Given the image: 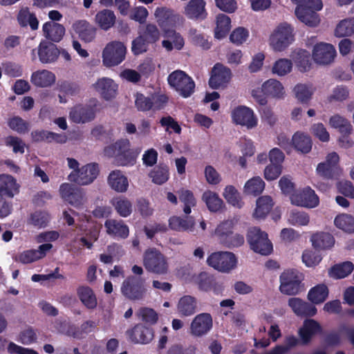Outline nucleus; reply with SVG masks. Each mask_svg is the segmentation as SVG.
Listing matches in <instances>:
<instances>
[{
    "label": "nucleus",
    "instance_id": "a19ab883",
    "mask_svg": "<svg viewBox=\"0 0 354 354\" xmlns=\"http://www.w3.org/2000/svg\"><path fill=\"white\" fill-rule=\"evenodd\" d=\"M77 296L82 304L88 309H94L97 306L96 295L88 286H82L77 290Z\"/></svg>",
    "mask_w": 354,
    "mask_h": 354
},
{
    "label": "nucleus",
    "instance_id": "052dcab7",
    "mask_svg": "<svg viewBox=\"0 0 354 354\" xmlns=\"http://www.w3.org/2000/svg\"><path fill=\"white\" fill-rule=\"evenodd\" d=\"M55 327L60 333L67 335L75 338L81 337V331L75 326L70 324L66 320L57 319L55 323Z\"/></svg>",
    "mask_w": 354,
    "mask_h": 354
},
{
    "label": "nucleus",
    "instance_id": "e2e57ef3",
    "mask_svg": "<svg viewBox=\"0 0 354 354\" xmlns=\"http://www.w3.org/2000/svg\"><path fill=\"white\" fill-rule=\"evenodd\" d=\"M49 220L50 216L47 212L37 211L29 215L27 224L37 228H41L47 225Z\"/></svg>",
    "mask_w": 354,
    "mask_h": 354
},
{
    "label": "nucleus",
    "instance_id": "6ab92c4d",
    "mask_svg": "<svg viewBox=\"0 0 354 354\" xmlns=\"http://www.w3.org/2000/svg\"><path fill=\"white\" fill-rule=\"evenodd\" d=\"M339 156L335 152L328 153L326 161L320 162L317 167V172L319 175L327 178H333L341 173V169L337 166L339 162Z\"/></svg>",
    "mask_w": 354,
    "mask_h": 354
},
{
    "label": "nucleus",
    "instance_id": "393cba45",
    "mask_svg": "<svg viewBox=\"0 0 354 354\" xmlns=\"http://www.w3.org/2000/svg\"><path fill=\"white\" fill-rule=\"evenodd\" d=\"M21 185L17 179L7 174L0 175V195L13 198L19 193Z\"/></svg>",
    "mask_w": 354,
    "mask_h": 354
},
{
    "label": "nucleus",
    "instance_id": "13d9d810",
    "mask_svg": "<svg viewBox=\"0 0 354 354\" xmlns=\"http://www.w3.org/2000/svg\"><path fill=\"white\" fill-rule=\"evenodd\" d=\"M354 269V265L349 261L337 264L329 270V276L335 279H342L350 274Z\"/></svg>",
    "mask_w": 354,
    "mask_h": 354
},
{
    "label": "nucleus",
    "instance_id": "ddd939ff",
    "mask_svg": "<svg viewBox=\"0 0 354 354\" xmlns=\"http://www.w3.org/2000/svg\"><path fill=\"white\" fill-rule=\"evenodd\" d=\"M120 290L122 294L129 299H142L147 292L145 281L135 276L127 277L122 283Z\"/></svg>",
    "mask_w": 354,
    "mask_h": 354
},
{
    "label": "nucleus",
    "instance_id": "72a5a7b5",
    "mask_svg": "<svg viewBox=\"0 0 354 354\" xmlns=\"http://www.w3.org/2000/svg\"><path fill=\"white\" fill-rule=\"evenodd\" d=\"M292 147L301 153H308L312 149L313 142L309 135L302 131L295 133L291 139Z\"/></svg>",
    "mask_w": 354,
    "mask_h": 354
},
{
    "label": "nucleus",
    "instance_id": "c03bdc74",
    "mask_svg": "<svg viewBox=\"0 0 354 354\" xmlns=\"http://www.w3.org/2000/svg\"><path fill=\"white\" fill-rule=\"evenodd\" d=\"M201 199L211 212H217L221 210L224 206V203L218 194L211 190L204 192Z\"/></svg>",
    "mask_w": 354,
    "mask_h": 354
},
{
    "label": "nucleus",
    "instance_id": "9b49d317",
    "mask_svg": "<svg viewBox=\"0 0 354 354\" xmlns=\"http://www.w3.org/2000/svg\"><path fill=\"white\" fill-rule=\"evenodd\" d=\"M169 85L183 97H189L194 91V80L183 71H176L168 77Z\"/></svg>",
    "mask_w": 354,
    "mask_h": 354
},
{
    "label": "nucleus",
    "instance_id": "5701e85b",
    "mask_svg": "<svg viewBox=\"0 0 354 354\" xmlns=\"http://www.w3.org/2000/svg\"><path fill=\"white\" fill-rule=\"evenodd\" d=\"M288 305L297 316L313 317L317 313V308L314 305L299 297L290 298Z\"/></svg>",
    "mask_w": 354,
    "mask_h": 354
},
{
    "label": "nucleus",
    "instance_id": "f704fd0d",
    "mask_svg": "<svg viewBox=\"0 0 354 354\" xmlns=\"http://www.w3.org/2000/svg\"><path fill=\"white\" fill-rule=\"evenodd\" d=\"M44 36L52 41L59 42L65 34L63 25L53 21H47L42 26Z\"/></svg>",
    "mask_w": 354,
    "mask_h": 354
},
{
    "label": "nucleus",
    "instance_id": "de8ad7c7",
    "mask_svg": "<svg viewBox=\"0 0 354 354\" xmlns=\"http://www.w3.org/2000/svg\"><path fill=\"white\" fill-rule=\"evenodd\" d=\"M111 205L122 217H127L131 215L133 211L131 202L124 196H117L111 201Z\"/></svg>",
    "mask_w": 354,
    "mask_h": 354
},
{
    "label": "nucleus",
    "instance_id": "680f3d73",
    "mask_svg": "<svg viewBox=\"0 0 354 354\" xmlns=\"http://www.w3.org/2000/svg\"><path fill=\"white\" fill-rule=\"evenodd\" d=\"M292 57L300 71H306L310 67V54L306 50L298 49L295 50Z\"/></svg>",
    "mask_w": 354,
    "mask_h": 354
},
{
    "label": "nucleus",
    "instance_id": "49530a36",
    "mask_svg": "<svg viewBox=\"0 0 354 354\" xmlns=\"http://www.w3.org/2000/svg\"><path fill=\"white\" fill-rule=\"evenodd\" d=\"M353 35H354V17H347L338 21L334 30V35L336 37H346Z\"/></svg>",
    "mask_w": 354,
    "mask_h": 354
},
{
    "label": "nucleus",
    "instance_id": "4468645a",
    "mask_svg": "<svg viewBox=\"0 0 354 354\" xmlns=\"http://www.w3.org/2000/svg\"><path fill=\"white\" fill-rule=\"evenodd\" d=\"M207 262L209 266L220 272H228L236 268L237 259L232 252H218L209 255Z\"/></svg>",
    "mask_w": 354,
    "mask_h": 354
},
{
    "label": "nucleus",
    "instance_id": "c9c22d12",
    "mask_svg": "<svg viewBox=\"0 0 354 354\" xmlns=\"http://www.w3.org/2000/svg\"><path fill=\"white\" fill-rule=\"evenodd\" d=\"M197 310V300L190 295L180 297L176 305L178 314L183 317H189L194 315Z\"/></svg>",
    "mask_w": 354,
    "mask_h": 354
},
{
    "label": "nucleus",
    "instance_id": "0eeeda50",
    "mask_svg": "<svg viewBox=\"0 0 354 354\" xmlns=\"http://www.w3.org/2000/svg\"><path fill=\"white\" fill-rule=\"evenodd\" d=\"M143 266L149 272L158 274H167L169 263L166 257L156 248H149L143 254Z\"/></svg>",
    "mask_w": 354,
    "mask_h": 354
},
{
    "label": "nucleus",
    "instance_id": "603ef678",
    "mask_svg": "<svg viewBox=\"0 0 354 354\" xmlns=\"http://www.w3.org/2000/svg\"><path fill=\"white\" fill-rule=\"evenodd\" d=\"M32 137L35 141L46 140L61 144L66 142L68 140L65 134L55 133L47 131H34L32 133Z\"/></svg>",
    "mask_w": 354,
    "mask_h": 354
},
{
    "label": "nucleus",
    "instance_id": "f8f14e48",
    "mask_svg": "<svg viewBox=\"0 0 354 354\" xmlns=\"http://www.w3.org/2000/svg\"><path fill=\"white\" fill-rule=\"evenodd\" d=\"M248 241L251 248L257 253L268 255L272 252V244L268 234L257 227H251L248 233Z\"/></svg>",
    "mask_w": 354,
    "mask_h": 354
},
{
    "label": "nucleus",
    "instance_id": "a211bd4d",
    "mask_svg": "<svg viewBox=\"0 0 354 354\" xmlns=\"http://www.w3.org/2000/svg\"><path fill=\"white\" fill-rule=\"evenodd\" d=\"M53 248L50 243L40 245L37 249L26 250L19 252L14 259L15 261L28 264L43 259Z\"/></svg>",
    "mask_w": 354,
    "mask_h": 354
},
{
    "label": "nucleus",
    "instance_id": "7ed1b4c3",
    "mask_svg": "<svg viewBox=\"0 0 354 354\" xmlns=\"http://www.w3.org/2000/svg\"><path fill=\"white\" fill-rule=\"evenodd\" d=\"M295 41L294 28L286 22L278 24L271 32L268 44L276 53L286 50Z\"/></svg>",
    "mask_w": 354,
    "mask_h": 354
},
{
    "label": "nucleus",
    "instance_id": "cd10ccee",
    "mask_svg": "<svg viewBox=\"0 0 354 354\" xmlns=\"http://www.w3.org/2000/svg\"><path fill=\"white\" fill-rule=\"evenodd\" d=\"M163 36L165 39L162 41V46L167 51L183 49L185 40L180 33L174 30V28L164 32Z\"/></svg>",
    "mask_w": 354,
    "mask_h": 354
},
{
    "label": "nucleus",
    "instance_id": "37998d69",
    "mask_svg": "<svg viewBox=\"0 0 354 354\" xmlns=\"http://www.w3.org/2000/svg\"><path fill=\"white\" fill-rule=\"evenodd\" d=\"M273 206L272 199L269 196H262L256 202V207L253 217L256 219H263L270 212Z\"/></svg>",
    "mask_w": 354,
    "mask_h": 354
},
{
    "label": "nucleus",
    "instance_id": "69168bd1",
    "mask_svg": "<svg viewBox=\"0 0 354 354\" xmlns=\"http://www.w3.org/2000/svg\"><path fill=\"white\" fill-rule=\"evenodd\" d=\"M321 254L313 249L307 248L302 252L301 260L303 263L308 268L317 266L322 261Z\"/></svg>",
    "mask_w": 354,
    "mask_h": 354
},
{
    "label": "nucleus",
    "instance_id": "8fccbe9b",
    "mask_svg": "<svg viewBox=\"0 0 354 354\" xmlns=\"http://www.w3.org/2000/svg\"><path fill=\"white\" fill-rule=\"evenodd\" d=\"M328 124L330 127L338 129L340 133L351 134L353 131L351 122L339 114H334L330 116Z\"/></svg>",
    "mask_w": 354,
    "mask_h": 354
},
{
    "label": "nucleus",
    "instance_id": "473e14b6",
    "mask_svg": "<svg viewBox=\"0 0 354 354\" xmlns=\"http://www.w3.org/2000/svg\"><path fill=\"white\" fill-rule=\"evenodd\" d=\"M321 325L314 319H306L299 330V335L304 344L308 343L312 337L322 332Z\"/></svg>",
    "mask_w": 354,
    "mask_h": 354
},
{
    "label": "nucleus",
    "instance_id": "423d86ee",
    "mask_svg": "<svg viewBox=\"0 0 354 354\" xmlns=\"http://www.w3.org/2000/svg\"><path fill=\"white\" fill-rule=\"evenodd\" d=\"M127 47L120 41H112L106 44L102 51V62L106 67L120 64L126 57Z\"/></svg>",
    "mask_w": 354,
    "mask_h": 354
},
{
    "label": "nucleus",
    "instance_id": "9d476101",
    "mask_svg": "<svg viewBox=\"0 0 354 354\" xmlns=\"http://www.w3.org/2000/svg\"><path fill=\"white\" fill-rule=\"evenodd\" d=\"M281 292L287 295H295L301 291L302 274L297 270H284L279 277Z\"/></svg>",
    "mask_w": 354,
    "mask_h": 354
},
{
    "label": "nucleus",
    "instance_id": "e433bc0d",
    "mask_svg": "<svg viewBox=\"0 0 354 354\" xmlns=\"http://www.w3.org/2000/svg\"><path fill=\"white\" fill-rule=\"evenodd\" d=\"M315 88L310 83L297 84L292 89L295 98L301 104H308L312 99Z\"/></svg>",
    "mask_w": 354,
    "mask_h": 354
},
{
    "label": "nucleus",
    "instance_id": "7c9ffc66",
    "mask_svg": "<svg viewBox=\"0 0 354 354\" xmlns=\"http://www.w3.org/2000/svg\"><path fill=\"white\" fill-rule=\"evenodd\" d=\"M106 233L112 236L126 239L129 234V227L123 221L108 219L104 223Z\"/></svg>",
    "mask_w": 354,
    "mask_h": 354
},
{
    "label": "nucleus",
    "instance_id": "f257e3e1",
    "mask_svg": "<svg viewBox=\"0 0 354 354\" xmlns=\"http://www.w3.org/2000/svg\"><path fill=\"white\" fill-rule=\"evenodd\" d=\"M295 6V15L297 19L308 27H317L321 18L318 12L323 8L322 0H290Z\"/></svg>",
    "mask_w": 354,
    "mask_h": 354
},
{
    "label": "nucleus",
    "instance_id": "39448f33",
    "mask_svg": "<svg viewBox=\"0 0 354 354\" xmlns=\"http://www.w3.org/2000/svg\"><path fill=\"white\" fill-rule=\"evenodd\" d=\"M101 109V103L97 98L91 99L85 105L76 104L69 111V119L77 124L86 123L95 118Z\"/></svg>",
    "mask_w": 354,
    "mask_h": 354
},
{
    "label": "nucleus",
    "instance_id": "774afa93",
    "mask_svg": "<svg viewBox=\"0 0 354 354\" xmlns=\"http://www.w3.org/2000/svg\"><path fill=\"white\" fill-rule=\"evenodd\" d=\"M288 221L292 225L302 227L308 225L310 219L306 212L292 211L288 215Z\"/></svg>",
    "mask_w": 354,
    "mask_h": 354
},
{
    "label": "nucleus",
    "instance_id": "5fc2aeb1",
    "mask_svg": "<svg viewBox=\"0 0 354 354\" xmlns=\"http://www.w3.org/2000/svg\"><path fill=\"white\" fill-rule=\"evenodd\" d=\"M334 224L338 229L349 234L354 233V216L348 214L337 215Z\"/></svg>",
    "mask_w": 354,
    "mask_h": 354
},
{
    "label": "nucleus",
    "instance_id": "0e129e2a",
    "mask_svg": "<svg viewBox=\"0 0 354 354\" xmlns=\"http://www.w3.org/2000/svg\"><path fill=\"white\" fill-rule=\"evenodd\" d=\"M140 152L139 149L130 147L124 153H121L115 161L120 166H132L135 164Z\"/></svg>",
    "mask_w": 354,
    "mask_h": 354
},
{
    "label": "nucleus",
    "instance_id": "c85d7f7f",
    "mask_svg": "<svg viewBox=\"0 0 354 354\" xmlns=\"http://www.w3.org/2000/svg\"><path fill=\"white\" fill-rule=\"evenodd\" d=\"M127 335L134 343L147 344L153 338L152 330L142 324L136 325L132 330H128Z\"/></svg>",
    "mask_w": 354,
    "mask_h": 354
},
{
    "label": "nucleus",
    "instance_id": "c756f323",
    "mask_svg": "<svg viewBox=\"0 0 354 354\" xmlns=\"http://www.w3.org/2000/svg\"><path fill=\"white\" fill-rule=\"evenodd\" d=\"M169 227L171 230L177 232H188L194 233L196 230V223L192 217L182 218L174 216L169 219Z\"/></svg>",
    "mask_w": 354,
    "mask_h": 354
},
{
    "label": "nucleus",
    "instance_id": "2eb2a0df",
    "mask_svg": "<svg viewBox=\"0 0 354 354\" xmlns=\"http://www.w3.org/2000/svg\"><path fill=\"white\" fill-rule=\"evenodd\" d=\"M59 55V50L53 44L41 41L37 48L32 49L31 59L35 61L38 57L42 64H51L56 62Z\"/></svg>",
    "mask_w": 354,
    "mask_h": 354
},
{
    "label": "nucleus",
    "instance_id": "bb28decb",
    "mask_svg": "<svg viewBox=\"0 0 354 354\" xmlns=\"http://www.w3.org/2000/svg\"><path fill=\"white\" fill-rule=\"evenodd\" d=\"M107 182L109 187L118 193H125L129 186L127 177L119 169L113 170L109 174Z\"/></svg>",
    "mask_w": 354,
    "mask_h": 354
},
{
    "label": "nucleus",
    "instance_id": "3c124183",
    "mask_svg": "<svg viewBox=\"0 0 354 354\" xmlns=\"http://www.w3.org/2000/svg\"><path fill=\"white\" fill-rule=\"evenodd\" d=\"M19 24L22 27L29 25L32 30H35L38 28L39 21L35 15L30 12L28 8H21L17 16Z\"/></svg>",
    "mask_w": 354,
    "mask_h": 354
},
{
    "label": "nucleus",
    "instance_id": "4d7b16f0",
    "mask_svg": "<svg viewBox=\"0 0 354 354\" xmlns=\"http://www.w3.org/2000/svg\"><path fill=\"white\" fill-rule=\"evenodd\" d=\"M234 225L235 221L233 219H227L217 225L214 234L220 243L226 241V239L232 234Z\"/></svg>",
    "mask_w": 354,
    "mask_h": 354
},
{
    "label": "nucleus",
    "instance_id": "412c9836",
    "mask_svg": "<svg viewBox=\"0 0 354 354\" xmlns=\"http://www.w3.org/2000/svg\"><path fill=\"white\" fill-rule=\"evenodd\" d=\"M232 73L229 68L223 64H216L212 68L209 84L212 88H224L230 81Z\"/></svg>",
    "mask_w": 354,
    "mask_h": 354
},
{
    "label": "nucleus",
    "instance_id": "338daca9",
    "mask_svg": "<svg viewBox=\"0 0 354 354\" xmlns=\"http://www.w3.org/2000/svg\"><path fill=\"white\" fill-rule=\"evenodd\" d=\"M292 68L291 60L286 58L277 59L273 64L272 73L277 76H284L290 73Z\"/></svg>",
    "mask_w": 354,
    "mask_h": 354
},
{
    "label": "nucleus",
    "instance_id": "1a4fd4ad",
    "mask_svg": "<svg viewBox=\"0 0 354 354\" xmlns=\"http://www.w3.org/2000/svg\"><path fill=\"white\" fill-rule=\"evenodd\" d=\"M232 122L236 126L245 127L248 130L256 128L258 125V118L254 110L247 106L238 105L230 111Z\"/></svg>",
    "mask_w": 354,
    "mask_h": 354
},
{
    "label": "nucleus",
    "instance_id": "a18cd8bd",
    "mask_svg": "<svg viewBox=\"0 0 354 354\" xmlns=\"http://www.w3.org/2000/svg\"><path fill=\"white\" fill-rule=\"evenodd\" d=\"M227 203L235 208L241 209L244 205L242 196L239 190L233 185H227L222 194Z\"/></svg>",
    "mask_w": 354,
    "mask_h": 354
},
{
    "label": "nucleus",
    "instance_id": "a878e982",
    "mask_svg": "<svg viewBox=\"0 0 354 354\" xmlns=\"http://www.w3.org/2000/svg\"><path fill=\"white\" fill-rule=\"evenodd\" d=\"M73 30L84 41L89 43L95 36L97 29L86 20H77L72 26Z\"/></svg>",
    "mask_w": 354,
    "mask_h": 354
},
{
    "label": "nucleus",
    "instance_id": "20e7f679",
    "mask_svg": "<svg viewBox=\"0 0 354 354\" xmlns=\"http://www.w3.org/2000/svg\"><path fill=\"white\" fill-rule=\"evenodd\" d=\"M286 91L283 84L274 78L265 81L260 88L252 91V96L260 105H266L268 102L267 97L276 100L285 98Z\"/></svg>",
    "mask_w": 354,
    "mask_h": 354
},
{
    "label": "nucleus",
    "instance_id": "4c0bfd02",
    "mask_svg": "<svg viewBox=\"0 0 354 354\" xmlns=\"http://www.w3.org/2000/svg\"><path fill=\"white\" fill-rule=\"evenodd\" d=\"M116 16L113 11L103 9L97 12L95 16V24L103 30L107 31L115 24Z\"/></svg>",
    "mask_w": 354,
    "mask_h": 354
},
{
    "label": "nucleus",
    "instance_id": "f03ea898",
    "mask_svg": "<svg viewBox=\"0 0 354 354\" xmlns=\"http://www.w3.org/2000/svg\"><path fill=\"white\" fill-rule=\"evenodd\" d=\"M68 167L72 171L68 176V179L80 185L91 184L97 177L100 169L96 163H88L80 167L77 160L68 158L66 159Z\"/></svg>",
    "mask_w": 354,
    "mask_h": 354
},
{
    "label": "nucleus",
    "instance_id": "f3484780",
    "mask_svg": "<svg viewBox=\"0 0 354 354\" xmlns=\"http://www.w3.org/2000/svg\"><path fill=\"white\" fill-rule=\"evenodd\" d=\"M336 56L335 47L328 43L319 42L314 45L312 57L319 65H328L332 63Z\"/></svg>",
    "mask_w": 354,
    "mask_h": 354
},
{
    "label": "nucleus",
    "instance_id": "79ce46f5",
    "mask_svg": "<svg viewBox=\"0 0 354 354\" xmlns=\"http://www.w3.org/2000/svg\"><path fill=\"white\" fill-rule=\"evenodd\" d=\"M205 6L203 0H191L185 8V15L189 19H204L206 16Z\"/></svg>",
    "mask_w": 354,
    "mask_h": 354
},
{
    "label": "nucleus",
    "instance_id": "864d4df0",
    "mask_svg": "<svg viewBox=\"0 0 354 354\" xmlns=\"http://www.w3.org/2000/svg\"><path fill=\"white\" fill-rule=\"evenodd\" d=\"M130 147L131 143L128 139H121L113 145L106 147L104 153L106 156L115 157L116 159Z\"/></svg>",
    "mask_w": 354,
    "mask_h": 354
},
{
    "label": "nucleus",
    "instance_id": "ea45409f",
    "mask_svg": "<svg viewBox=\"0 0 354 354\" xmlns=\"http://www.w3.org/2000/svg\"><path fill=\"white\" fill-rule=\"evenodd\" d=\"M329 290L326 285L320 283L311 288L307 295L308 300L313 305L324 303L328 297Z\"/></svg>",
    "mask_w": 354,
    "mask_h": 354
},
{
    "label": "nucleus",
    "instance_id": "6e6d98bb",
    "mask_svg": "<svg viewBox=\"0 0 354 354\" xmlns=\"http://www.w3.org/2000/svg\"><path fill=\"white\" fill-rule=\"evenodd\" d=\"M149 177L154 184L162 185L169 178V168L165 165H158L149 173Z\"/></svg>",
    "mask_w": 354,
    "mask_h": 354
},
{
    "label": "nucleus",
    "instance_id": "2f4dec72",
    "mask_svg": "<svg viewBox=\"0 0 354 354\" xmlns=\"http://www.w3.org/2000/svg\"><path fill=\"white\" fill-rule=\"evenodd\" d=\"M55 81V75L46 69L36 71L32 73L30 77V82L37 87L51 86Z\"/></svg>",
    "mask_w": 354,
    "mask_h": 354
},
{
    "label": "nucleus",
    "instance_id": "58836bf2",
    "mask_svg": "<svg viewBox=\"0 0 354 354\" xmlns=\"http://www.w3.org/2000/svg\"><path fill=\"white\" fill-rule=\"evenodd\" d=\"M266 183L260 176H253L246 180L243 187V193L245 196H257L265 189Z\"/></svg>",
    "mask_w": 354,
    "mask_h": 354
},
{
    "label": "nucleus",
    "instance_id": "09e8293b",
    "mask_svg": "<svg viewBox=\"0 0 354 354\" xmlns=\"http://www.w3.org/2000/svg\"><path fill=\"white\" fill-rule=\"evenodd\" d=\"M230 29V18L224 14H219L216 19L214 37L218 39H223L227 36Z\"/></svg>",
    "mask_w": 354,
    "mask_h": 354
},
{
    "label": "nucleus",
    "instance_id": "bf43d9fd",
    "mask_svg": "<svg viewBox=\"0 0 354 354\" xmlns=\"http://www.w3.org/2000/svg\"><path fill=\"white\" fill-rule=\"evenodd\" d=\"M179 199L183 204V212L185 214H189L192 212V207L196 205V199L193 193L188 190L182 189L178 191Z\"/></svg>",
    "mask_w": 354,
    "mask_h": 354
},
{
    "label": "nucleus",
    "instance_id": "dca6fc26",
    "mask_svg": "<svg viewBox=\"0 0 354 354\" xmlns=\"http://www.w3.org/2000/svg\"><path fill=\"white\" fill-rule=\"evenodd\" d=\"M292 205L306 208H314L318 206L319 198L310 187L299 189L290 196Z\"/></svg>",
    "mask_w": 354,
    "mask_h": 354
},
{
    "label": "nucleus",
    "instance_id": "aec40b11",
    "mask_svg": "<svg viewBox=\"0 0 354 354\" xmlns=\"http://www.w3.org/2000/svg\"><path fill=\"white\" fill-rule=\"evenodd\" d=\"M93 88L105 100H110L116 97L118 84L113 79L103 77L93 84Z\"/></svg>",
    "mask_w": 354,
    "mask_h": 354
},
{
    "label": "nucleus",
    "instance_id": "b1692460",
    "mask_svg": "<svg viewBox=\"0 0 354 354\" xmlns=\"http://www.w3.org/2000/svg\"><path fill=\"white\" fill-rule=\"evenodd\" d=\"M312 247L316 250L331 249L335 245V239L331 234L323 231L313 232L310 236Z\"/></svg>",
    "mask_w": 354,
    "mask_h": 354
},
{
    "label": "nucleus",
    "instance_id": "4be33fe9",
    "mask_svg": "<svg viewBox=\"0 0 354 354\" xmlns=\"http://www.w3.org/2000/svg\"><path fill=\"white\" fill-rule=\"evenodd\" d=\"M213 320L210 314L203 313L197 315L190 324V333L194 336L201 337L212 328Z\"/></svg>",
    "mask_w": 354,
    "mask_h": 354
},
{
    "label": "nucleus",
    "instance_id": "6e6552de",
    "mask_svg": "<svg viewBox=\"0 0 354 354\" xmlns=\"http://www.w3.org/2000/svg\"><path fill=\"white\" fill-rule=\"evenodd\" d=\"M153 17L162 32L175 28L183 23V17L174 10L166 6L156 8Z\"/></svg>",
    "mask_w": 354,
    "mask_h": 354
}]
</instances>
